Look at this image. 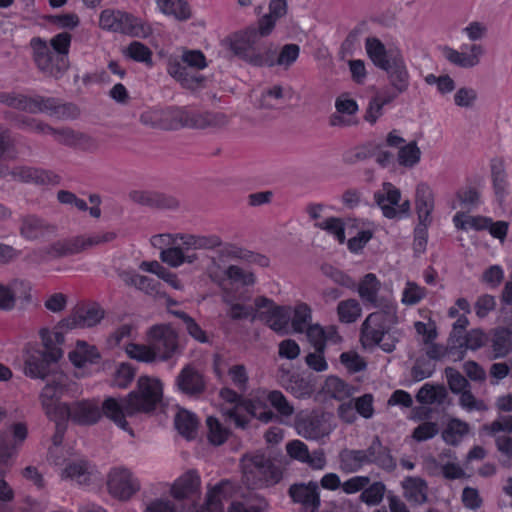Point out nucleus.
<instances>
[{
    "label": "nucleus",
    "mask_w": 512,
    "mask_h": 512,
    "mask_svg": "<svg viewBox=\"0 0 512 512\" xmlns=\"http://www.w3.org/2000/svg\"><path fill=\"white\" fill-rule=\"evenodd\" d=\"M161 397V382L142 376L138 379L137 390L130 392L126 397L121 399L108 397L101 405L94 399L73 402L68 405V414L64 419L78 425L89 426L96 424L102 416H105L119 428L128 431L129 424L125 419L126 416L153 411Z\"/></svg>",
    "instance_id": "f257e3e1"
},
{
    "label": "nucleus",
    "mask_w": 512,
    "mask_h": 512,
    "mask_svg": "<svg viewBox=\"0 0 512 512\" xmlns=\"http://www.w3.org/2000/svg\"><path fill=\"white\" fill-rule=\"evenodd\" d=\"M399 321L397 304L377 308L361 325V342L364 347L379 345L387 353L394 351L397 340L390 335L391 328Z\"/></svg>",
    "instance_id": "f03ea898"
},
{
    "label": "nucleus",
    "mask_w": 512,
    "mask_h": 512,
    "mask_svg": "<svg viewBox=\"0 0 512 512\" xmlns=\"http://www.w3.org/2000/svg\"><path fill=\"white\" fill-rule=\"evenodd\" d=\"M166 115L178 120L182 126L198 129L218 128L228 123V118L224 113L191 112L184 108L150 109L140 115V122L150 127H165L163 119Z\"/></svg>",
    "instance_id": "7ed1b4c3"
},
{
    "label": "nucleus",
    "mask_w": 512,
    "mask_h": 512,
    "mask_svg": "<svg viewBox=\"0 0 512 512\" xmlns=\"http://www.w3.org/2000/svg\"><path fill=\"white\" fill-rule=\"evenodd\" d=\"M41 338L44 344L43 350H33L25 359L24 373L33 379H45L52 376L53 366L62 357L63 353L57 344L63 342V335L60 332L41 331Z\"/></svg>",
    "instance_id": "20e7f679"
},
{
    "label": "nucleus",
    "mask_w": 512,
    "mask_h": 512,
    "mask_svg": "<svg viewBox=\"0 0 512 512\" xmlns=\"http://www.w3.org/2000/svg\"><path fill=\"white\" fill-rule=\"evenodd\" d=\"M243 482L248 488L257 489L278 483L281 472L264 454L245 455L241 459Z\"/></svg>",
    "instance_id": "39448f33"
},
{
    "label": "nucleus",
    "mask_w": 512,
    "mask_h": 512,
    "mask_svg": "<svg viewBox=\"0 0 512 512\" xmlns=\"http://www.w3.org/2000/svg\"><path fill=\"white\" fill-rule=\"evenodd\" d=\"M66 382L67 377L63 373H53L39 395L41 407L51 421L64 419L68 414V404L60 401Z\"/></svg>",
    "instance_id": "423d86ee"
},
{
    "label": "nucleus",
    "mask_w": 512,
    "mask_h": 512,
    "mask_svg": "<svg viewBox=\"0 0 512 512\" xmlns=\"http://www.w3.org/2000/svg\"><path fill=\"white\" fill-rule=\"evenodd\" d=\"M99 25L104 30L134 37H147L151 33L150 27L139 18L120 10H103L99 17Z\"/></svg>",
    "instance_id": "0eeeda50"
},
{
    "label": "nucleus",
    "mask_w": 512,
    "mask_h": 512,
    "mask_svg": "<svg viewBox=\"0 0 512 512\" xmlns=\"http://www.w3.org/2000/svg\"><path fill=\"white\" fill-rule=\"evenodd\" d=\"M30 47L33 61L44 75L57 79L69 68V59L59 56L44 39L33 37L30 40Z\"/></svg>",
    "instance_id": "6e6552de"
},
{
    "label": "nucleus",
    "mask_w": 512,
    "mask_h": 512,
    "mask_svg": "<svg viewBox=\"0 0 512 512\" xmlns=\"http://www.w3.org/2000/svg\"><path fill=\"white\" fill-rule=\"evenodd\" d=\"M374 200L388 219H401L409 215V200L400 204L401 192L390 182L382 184V189L374 193Z\"/></svg>",
    "instance_id": "1a4fd4ad"
},
{
    "label": "nucleus",
    "mask_w": 512,
    "mask_h": 512,
    "mask_svg": "<svg viewBox=\"0 0 512 512\" xmlns=\"http://www.w3.org/2000/svg\"><path fill=\"white\" fill-rule=\"evenodd\" d=\"M381 286V281L374 273H367L355 288L366 307L377 309L397 304L391 293L380 294Z\"/></svg>",
    "instance_id": "9d476101"
},
{
    "label": "nucleus",
    "mask_w": 512,
    "mask_h": 512,
    "mask_svg": "<svg viewBox=\"0 0 512 512\" xmlns=\"http://www.w3.org/2000/svg\"><path fill=\"white\" fill-rule=\"evenodd\" d=\"M28 436L25 423L17 422L0 433V463L9 465L17 457L20 448Z\"/></svg>",
    "instance_id": "9b49d317"
},
{
    "label": "nucleus",
    "mask_w": 512,
    "mask_h": 512,
    "mask_svg": "<svg viewBox=\"0 0 512 512\" xmlns=\"http://www.w3.org/2000/svg\"><path fill=\"white\" fill-rule=\"evenodd\" d=\"M107 487L114 497L128 500L139 491L140 483L129 469L115 467L108 474Z\"/></svg>",
    "instance_id": "f8f14e48"
},
{
    "label": "nucleus",
    "mask_w": 512,
    "mask_h": 512,
    "mask_svg": "<svg viewBox=\"0 0 512 512\" xmlns=\"http://www.w3.org/2000/svg\"><path fill=\"white\" fill-rule=\"evenodd\" d=\"M148 335L156 359L167 360L176 352L178 348L177 334L170 326H153Z\"/></svg>",
    "instance_id": "ddd939ff"
},
{
    "label": "nucleus",
    "mask_w": 512,
    "mask_h": 512,
    "mask_svg": "<svg viewBox=\"0 0 512 512\" xmlns=\"http://www.w3.org/2000/svg\"><path fill=\"white\" fill-rule=\"evenodd\" d=\"M56 226L46 218L27 213L19 217V234L22 238L34 241L54 235Z\"/></svg>",
    "instance_id": "4468645a"
},
{
    "label": "nucleus",
    "mask_w": 512,
    "mask_h": 512,
    "mask_svg": "<svg viewBox=\"0 0 512 512\" xmlns=\"http://www.w3.org/2000/svg\"><path fill=\"white\" fill-rule=\"evenodd\" d=\"M32 114L46 113L58 119H75L80 111L73 103H63L55 97L33 96Z\"/></svg>",
    "instance_id": "2eb2a0df"
},
{
    "label": "nucleus",
    "mask_w": 512,
    "mask_h": 512,
    "mask_svg": "<svg viewBox=\"0 0 512 512\" xmlns=\"http://www.w3.org/2000/svg\"><path fill=\"white\" fill-rule=\"evenodd\" d=\"M288 495L308 512H317L321 506L320 489L316 481L294 483L289 487Z\"/></svg>",
    "instance_id": "dca6fc26"
},
{
    "label": "nucleus",
    "mask_w": 512,
    "mask_h": 512,
    "mask_svg": "<svg viewBox=\"0 0 512 512\" xmlns=\"http://www.w3.org/2000/svg\"><path fill=\"white\" fill-rule=\"evenodd\" d=\"M444 57L453 65L461 68H472L480 63L484 49L479 44H462L460 50L444 47Z\"/></svg>",
    "instance_id": "f3484780"
},
{
    "label": "nucleus",
    "mask_w": 512,
    "mask_h": 512,
    "mask_svg": "<svg viewBox=\"0 0 512 512\" xmlns=\"http://www.w3.org/2000/svg\"><path fill=\"white\" fill-rule=\"evenodd\" d=\"M10 175L13 180L38 185H57L60 177L52 171L34 167L19 166L7 170L4 176Z\"/></svg>",
    "instance_id": "a211bd4d"
},
{
    "label": "nucleus",
    "mask_w": 512,
    "mask_h": 512,
    "mask_svg": "<svg viewBox=\"0 0 512 512\" xmlns=\"http://www.w3.org/2000/svg\"><path fill=\"white\" fill-rule=\"evenodd\" d=\"M381 70L387 74L391 88L406 93L410 87L411 76L403 55L392 57L390 63Z\"/></svg>",
    "instance_id": "6ab92c4d"
},
{
    "label": "nucleus",
    "mask_w": 512,
    "mask_h": 512,
    "mask_svg": "<svg viewBox=\"0 0 512 512\" xmlns=\"http://www.w3.org/2000/svg\"><path fill=\"white\" fill-rule=\"evenodd\" d=\"M258 41L256 28H249L230 38V49L234 55L251 63Z\"/></svg>",
    "instance_id": "aec40b11"
},
{
    "label": "nucleus",
    "mask_w": 512,
    "mask_h": 512,
    "mask_svg": "<svg viewBox=\"0 0 512 512\" xmlns=\"http://www.w3.org/2000/svg\"><path fill=\"white\" fill-rule=\"evenodd\" d=\"M178 389L190 397H198L206 389V382L203 375L191 366L184 367L176 377Z\"/></svg>",
    "instance_id": "412c9836"
},
{
    "label": "nucleus",
    "mask_w": 512,
    "mask_h": 512,
    "mask_svg": "<svg viewBox=\"0 0 512 512\" xmlns=\"http://www.w3.org/2000/svg\"><path fill=\"white\" fill-rule=\"evenodd\" d=\"M129 198L138 205L150 208L174 209L179 205L176 198L156 191L133 190Z\"/></svg>",
    "instance_id": "4be33fe9"
},
{
    "label": "nucleus",
    "mask_w": 512,
    "mask_h": 512,
    "mask_svg": "<svg viewBox=\"0 0 512 512\" xmlns=\"http://www.w3.org/2000/svg\"><path fill=\"white\" fill-rule=\"evenodd\" d=\"M103 318V311L98 307L79 308L71 316L60 322L61 328L74 329L93 327Z\"/></svg>",
    "instance_id": "5701e85b"
},
{
    "label": "nucleus",
    "mask_w": 512,
    "mask_h": 512,
    "mask_svg": "<svg viewBox=\"0 0 512 512\" xmlns=\"http://www.w3.org/2000/svg\"><path fill=\"white\" fill-rule=\"evenodd\" d=\"M365 50L372 63L379 69L390 63V59L401 55L400 50L386 49L385 45L376 37H367Z\"/></svg>",
    "instance_id": "b1692460"
},
{
    "label": "nucleus",
    "mask_w": 512,
    "mask_h": 512,
    "mask_svg": "<svg viewBox=\"0 0 512 512\" xmlns=\"http://www.w3.org/2000/svg\"><path fill=\"white\" fill-rule=\"evenodd\" d=\"M415 206L419 222L431 223V213L434 210V194L427 183L421 182L417 185Z\"/></svg>",
    "instance_id": "393cba45"
},
{
    "label": "nucleus",
    "mask_w": 512,
    "mask_h": 512,
    "mask_svg": "<svg viewBox=\"0 0 512 512\" xmlns=\"http://www.w3.org/2000/svg\"><path fill=\"white\" fill-rule=\"evenodd\" d=\"M403 496L407 501L415 505H422L428 500V484L420 478L407 476L401 482Z\"/></svg>",
    "instance_id": "a878e982"
},
{
    "label": "nucleus",
    "mask_w": 512,
    "mask_h": 512,
    "mask_svg": "<svg viewBox=\"0 0 512 512\" xmlns=\"http://www.w3.org/2000/svg\"><path fill=\"white\" fill-rule=\"evenodd\" d=\"M185 250H213L222 246V239L217 234H180Z\"/></svg>",
    "instance_id": "bb28decb"
},
{
    "label": "nucleus",
    "mask_w": 512,
    "mask_h": 512,
    "mask_svg": "<svg viewBox=\"0 0 512 512\" xmlns=\"http://www.w3.org/2000/svg\"><path fill=\"white\" fill-rule=\"evenodd\" d=\"M200 476L194 470H190L179 477L171 488V494L175 499H186L199 491Z\"/></svg>",
    "instance_id": "cd10ccee"
},
{
    "label": "nucleus",
    "mask_w": 512,
    "mask_h": 512,
    "mask_svg": "<svg viewBox=\"0 0 512 512\" xmlns=\"http://www.w3.org/2000/svg\"><path fill=\"white\" fill-rule=\"evenodd\" d=\"M233 490L229 480H222L208 490L202 512H223L222 500L228 498Z\"/></svg>",
    "instance_id": "c85d7f7f"
},
{
    "label": "nucleus",
    "mask_w": 512,
    "mask_h": 512,
    "mask_svg": "<svg viewBox=\"0 0 512 512\" xmlns=\"http://www.w3.org/2000/svg\"><path fill=\"white\" fill-rule=\"evenodd\" d=\"M167 72L171 77L187 88L194 87L202 80L199 76L190 73L187 66L182 61V56H170L168 58Z\"/></svg>",
    "instance_id": "c756f323"
},
{
    "label": "nucleus",
    "mask_w": 512,
    "mask_h": 512,
    "mask_svg": "<svg viewBox=\"0 0 512 512\" xmlns=\"http://www.w3.org/2000/svg\"><path fill=\"white\" fill-rule=\"evenodd\" d=\"M295 427L297 433L306 439H318L325 434L322 419L315 414L298 417Z\"/></svg>",
    "instance_id": "7c9ffc66"
},
{
    "label": "nucleus",
    "mask_w": 512,
    "mask_h": 512,
    "mask_svg": "<svg viewBox=\"0 0 512 512\" xmlns=\"http://www.w3.org/2000/svg\"><path fill=\"white\" fill-rule=\"evenodd\" d=\"M69 360L78 368L87 363H97L100 359L98 349L84 341H77L75 348L69 352Z\"/></svg>",
    "instance_id": "2f4dec72"
},
{
    "label": "nucleus",
    "mask_w": 512,
    "mask_h": 512,
    "mask_svg": "<svg viewBox=\"0 0 512 512\" xmlns=\"http://www.w3.org/2000/svg\"><path fill=\"white\" fill-rule=\"evenodd\" d=\"M256 398L267 400L282 418H289L294 414L293 405L287 400L281 391L260 390Z\"/></svg>",
    "instance_id": "473e14b6"
},
{
    "label": "nucleus",
    "mask_w": 512,
    "mask_h": 512,
    "mask_svg": "<svg viewBox=\"0 0 512 512\" xmlns=\"http://www.w3.org/2000/svg\"><path fill=\"white\" fill-rule=\"evenodd\" d=\"M260 318L279 335L289 333L290 315L284 307H274L269 313H261Z\"/></svg>",
    "instance_id": "72a5a7b5"
},
{
    "label": "nucleus",
    "mask_w": 512,
    "mask_h": 512,
    "mask_svg": "<svg viewBox=\"0 0 512 512\" xmlns=\"http://www.w3.org/2000/svg\"><path fill=\"white\" fill-rule=\"evenodd\" d=\"M339 469L345 474L360 471L364 463V454L359 449H343L338 454Z\"/></svg>",
    "instance_id": "f704fd0d"
},
{
    "label": "nucleus",
    "mask_w": 512,
    "mask_h": 512,
    "mask_svg": "<svg viewBox=\"0 0 512 512\" xmlns=\"http://www.w3.org/2000/svg\"><path fill=\"white\" fill-rule=\"evenodd\" d=\"M491 348V358L505 357L512 348L511 331L508 328H496L491 338Z\"/></svg>",
    "instance_id": "c9c22d12"
},
{
    "label": "nucleus",
    "mask_w": 512,
    "mask_h": 512,
    "mask_svg": "<svg viewBox=\"0 0 512 512\" xmlns=\"http://www.w3.org/2000/svg\"><path fill=\"white\" fill-rule=\"evenodd\" d=\"M87 250L84 235L57 241L51 246V251L57 257L71 256Z\"/></svg>",
    "instance_id": "e433bc0d"
},
{
    "label": "nucleus",
    "mask_w": 512,
    "mask_h": 512,
    "mask_svg": "<svg viewBox=\"0 0 512 512\" xmlns=\"http://www.w3.org/2000/svg\"><path fill=\"white\" fill-rule=\"evenodd\" d=\"M469 432V425L457 418L448 421L441 436L443 441L452 446H457Z\"/></svg>",
    "instance_id": "4c0bfd02"
},
{
    "label": "nucleus",
    "mask_w": 512,
    "mask_h": 512,
    "mask_svg": "<svg viewBox=\"0 0 512 512\" xmlns=\"http://www.w3.org/2000/svg\"><path fill=\"white\" fill-rule=\"evenodd\" d=\"M291 96L292 89L290 87L274 85L263 90L259 103L262 108L273 109L278 107L284 98L290 99Z\"/></svg>",
    "instance_id": "58836bf2"
},
{
    "label": "nucleus",
    "mask_w": 512,
    "mask_h": 512,
    "mask_svg": "<svg viewBox=\"0 0 512 512\" xmlns=\"http://www.w3.org/2000/svg\"><path fill=\"white\" fill-rule=\"evenodd\" d=\"M175 426L182 436L193 439L196 437L198 419L195 414L187 410H181L175 417Z\"/></svg>",
    "instance_id": "ea45409f"
},
{
    "label": "nucleus",
    "mask_w": 512,
    "mask_h": 512,
    "mask_svg": "<svg viewBox=\"0 0 512 512\" xmlns=\"http://www.w3.org/2000/svg\"><path fill=\"white\" fill-rule=\"evenodd\" d=\"M67 478L80 485H89L92 480L91 466L86 461L71 462L64 469Z\"/></svg>",
    "instance_id": "a19ab883"
},
{
    "label": "nucleus",
    "mask_w": 512,
    "mask_h": 512,
    "mask_svg": "<svg viewBox=\"0 0 512 512\" xmlns=\"http://www.w3.org/2000/svg\"><path fill=\"white\" fill-rule=\"evenodd\" d=\"M160 10L167 15H172L178 20H187L191 13L188 3L184 0H156Z\"/></svg>",
    "instance_id": "79ce46f5"
},
{
    "label": "nucleus",
    "mask_w": 512,
    "mask_h": 512,
    "mask_svg": "<svg viewBox=\"0 0 512 512\" xmlns=\"http://www.w3.org/2000/svg\"><path fill=\"white\" fill-rule=\"evenodd\" d=\"M385 493L386 486L383 482L370 481L360 494L359 500L368 506H377L383 501Z\"/></svg>",
    "instance_id": "37998d69"
},
{
    "label": "nucleus",
    "mask_w": 512,
    "mask_h": 512,
    "mask_svg": "<svg viewBox=\"0 0 512 512\" xmlns=\"http://www.w3.org/2000/svg\"><path fill=\"white\" fill-rule=\"evenodd\" d=\"M362 313V308L358 300L347 299L340 301L337 306V314L340 322L342 323H353L355 322Z\"/></svg>",
    "instance_id": "c03bdc74"
},
{
    "label": "nucleus",
    "mask_w": 512,
    "mask_h": 512,
    "mask_svg": "<svg viewBox=\"0 0 512 512\" xmlns=\"http://www.w3.org/2000/svg\"><path fill=\"white\" fill-rule=\"evenodd\" d=\"M376 150H379V145L368 142L347 151L343 156V160L347 164H356L373 157L376 154Z\"/></svg>",
    "instance_id": "a18cd8bd"
},
{
    "label": "nucleus",
    "mask_w": 512,
    "mask_h": 512,
    "mask_svg": "<svg viewBox=\"0 0 512 512\" xmlns=\"http://www.w3.org/2000/svg\"><path fill=\"white\" fill-rule=\"evenodd\" d=\"M206 425L208 428V440L213 445H222L228 439L230 430L218 418L208 416Z\"/></svg>",
    "instance_id": "49530a36"
},
{
    "label": "nucleus",
    "mask_w": 512,
    "mask_h": 512,
    "mask_svg": "<svg viewBox=\"0 0 512 512\" xmlns=\"http://www.w3.org/2000/svg\"><path fill=\"white\" fill-rule=\"evenodd\" d=\"M125 56L128 58L144 63L148 67L153 66L152 51L149 47L139 41L131 42L124 50Z\"/></svg>",
    "instance_id": "de8ad7c7"
},
{
    "label": "nucleus",
    "mask_w": 512,
    "mask_h": 512,
    "mask_svg": "<svg viewBox=\"0 0 512 512\" xmlns=\"http://www.w3.org/2000/svg\"><path fill=\"white\" fill-rule=\"evenodd\" d=\"M278 52L276 48H274L272 45L263 44L259 45L257 43L252 61L250 64L254 66H267V67H273L276 65V58H277Z\"/></svg>",
    "instance_id": "09e8293b"
},
{
    "label": "nucleus",
    "mask_w": 512,
    "mask_h": 512,
    "mask_svg": "<svg viewBox=\"0 0 512 512\" xmlns=\"http://www.w3.org/2000/svg\"><path fill=\"white\" fill-rule=\"evenodd\" d=\"M445 397V388L435 387L429 383L424 384L416 394V400L421 404H441Z\"/></svg>",
    "instance_id": "8fccbe9b"
},
{
    "label": "nucleus",
    "mask_w": 512,
    "mask_h": 512,
    "mask_svg": "<svg viewBox=\"0 0 512 512\" xmlns=\"http://www.w3.org/2000/svg\"><path fill=\"white\" fill-rule=\"evenodd\" d=\"M421 158V151L415 141H412L399 148L397 160L399 165L406 168H413Z\"/></svg>",
    "instance_id": "3c124183"
},
{
    "label": "nucleus",
    "mask_w": 512,
    "mask_h": 512,
    "mask_svg": "<svg viewBox=\"0 0 512 512\" xmlns=\"http://www.w3.org/2000/svg\"><path fill=\"white\" fill-rule=\"evenodd\" d=\"M312 310L306 303H299L295 306L291 324L293 330L302 333L311 325Z\"/></svg>",
    "instance_id": "603ef678"
},
{
    "label": "nucleus",
    "mask_w": 512,
    "mask_h": 512,
    "mask_svg": "<svg viewBox=\"0 0 512 512\" xmlns=\"http://www.w3.org/2000/svg\"><path fill=\"white\" fill-rule=\"evenodd\" d=\"M487 341V336L478 329H473L465 333L459 340H454L453 347L477 350L482 347Z\"/></svg>",
    "instance_id": "864d4df0"
},
{
    "label": "nucleus",
    "mask_w": 512,
    "mask_h": 512,
    "mask_svg": "<svg viewBox=\"0 0 512 512\" xmlns=\"http://www.w3.org/2000/svg\"><path fill=\"white\" fill-rule=\"evenodd\" d=\"M325 391L332 398L343 400L351 396L352 388L338 377L330 376L325 382Z\"/></svg>",
    "instance_id": "5fc2aeb1"
},
{
    "label": "nucleus",
    "mask_w": 512,
    "mask_h": 512,
    "mask_svg": "<svg viewBox=\"0 0 512 512\" xmlns=\"http://www.w3.org/2000/svg\"><path fill=\"white\" fill-rule=\"evenodd\" d=\"M314 226L333 235L340 244L346 241L344 223L340 218L329 217L322 222H316Z\"/></svg>",
    "instance_id": "6e6d98bb"
},
{
    "label": "nucleus",
    "mask_w": 512,
    "mask_h": 512,
    "mask_svg": "<svg viewBox=\"0 0 512 512\" xmlns=\"http://www.w3.org/2000/svg\"><path fill=\"white\" fill-rule=\"evenodd\" d=\"M426 296V289L417 283L407 281L402 291L401 302L407 306L418 304Z\"/></svg>",
    "instance_id": "4d7b16f0"
},
{
    "label": "nucleus",
    "mask_w": 512,
    "mask_h": 512,
    "mask_svg": "<svg viewBox=\"0 0 512 512\" xmlns=\"http://www.w3.org/2000/svg\"><path fill=\"white\" fill-rule=\"evenodd\" d=\"M322 273L330 278L334 283L348 288V289H355L356 282L352 277H350L348 274H346L344 271L335 268L331 265H323L321 267Z\"/></svg>",
    "instance_id": "13d9d810"
},
{
    "label": "nucleus",
    "mask_w": 512,
    "mask_h": 512,
    "mask_svg": "<svg viewBox=\"0 0 512 512\" xmlns=\"http://www.w3.org/2000/svg\"><path fill=\"white\" fill-rule=\"evenodd\" d=\"M174 314L183 321L186 331L192 338L201 343L208 342L205 331L196 323L192 317L183 311H176Z\"/></svg>",
    "instance_id": "bf43d9fd"
},
{
    "label": "nucleus",
    "mask_w": 512,
    "mask_h": 512,
    "mask_svg": "<svg viewBox=\"0 0 512 512\" xmlns=\"http://www.w3.org/2000/svg\"><path fill=\"white\" fill-rule=\"evenodd\" d=\"M16 126L20 129L38 134H48L49 131H52V126L49 124L28 116H19L16 119Z\"/></svg>",
    "instance_id": "052dcab7"
},
{
    "label": "nucleus",
    "mask_w": 512,
    "mask_h": 512,
    "mask_svg": "<svg viewBox=\"0 0 512 512\" xmlns=\"http://www.w3.org/2000/svg\"><path fill=\"white\" fill-rule=\"evenodd\" d=\"M300 48L297 44H285L278 52L276 65L288 69L299 57Z\"/></svg>",
    "instance_id": "680f3d73"
},
{
    "label": "nucleus",
    "mask_w": 512,
    "mask_h": 512,
    "mask_svg": "<svg viewBox=\"0 0 512 512\" xmlns=\"http://www.w3.org/2000/svg\"><path fill=\"white\" fill-rule=\"evenodd\" d=\"M228 279L245 286L253 285L256 277L253 272L245 270L237 265H230L225 272Z\"/></svg>",
    "instance_id": "e2e57ef3"
},
{
    "label": "nucleus",
    "mask_w": 512,
    "mask_h": 512,
    "mask_svg": "<svg viewBox=\"0 0 512 512\" xmlns=\"http://www.w3.org/2000/svg\"><path fill=\"white\" fill-rule=\"evenodd\" d=\"M126 353L132 359L142 362H153L156 360L150 343L148 345L130 343L126 347Z\"/></svg>",
    "instance_id": "0e129e2a"
},
{
    "label": "nucleus",
    "mask_w": 512,
    "mask_h": 512,
    "mask_svg": "<svg viewBox=\"0 0 512 512\" xmlns=\"http://www.w3.org/2000/svg\"><path fill=\"white\" fill-rule=\"evenodd\" d=\"M491 172L493 185L496 193L503 194L507 186L506 173L504 170L503 161L499 159H494L491 163Z\"/></svg>",
    "instance_id": "69168bd1"
},
{
    "label": "nucleus",
    "mask_w": 512,
    "mask_h": 512,
    "mask_svg": "<svg viewBox=\"0 0 512 512\" xmlns=\"http://www.w3.org/2000/svg\"><path fill=\"white\" fill-rule=\"evenodd\" d=\"M71 38V34L68 32L58 33L50 40V48L59 56H63V59H68Z\"/></svg>",
    "instance_id": "338daca9"
},
{
    "label": "nucleus",
    "mask_w": 512,
    "mask_h": 512,
    "mask_svg": "<svg viewBox=\"0 0 512 512\" xmlns=\"http://www.w3.org/2000/svg\"><path fill=\"white\" fill-rule=\"evenodd\" d=\"M496 446L501 455V463L503 466H512V437L498 436L496 438Z\"/></svg>",
    "instance_id": "774afa93"
}]
</instances>
